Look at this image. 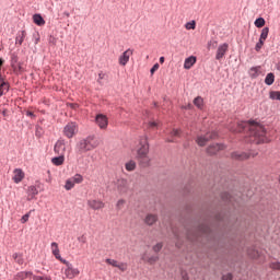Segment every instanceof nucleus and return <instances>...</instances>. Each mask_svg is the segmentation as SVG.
Here are the masks:
<instances>
[{
    "mask_svg": "<svg viewBox=\"0 0 280 280\" xmlns=\"http://www.w3.org/2000/svg\"><path fill=\"white\" fill-rule=\"evenodd\" d=\"M248 129L249 137L254 143H268V136H266V128H264V125L250 122Z\"/></svg>",
    "mask_w": 280,
    "mask_h": 280,
    "instance_id": "1",
    "label": "nucleus"
},
{
    "mask_svg": "<svg viewBox=\"0 0 280 280\" xmlns=\"http://www.w3.org/2000/svg\"><path fill=\"white\" fill-rule=\"evenodd\" d=\"M100 145V140L95 138V136H88L85 139L80 141L79 148L81 152H91V150H95Z\"/></svg>",
    "mask_w": 280,
    "mask_h": 280,
    "instance_id": "2",
    "label": "nucleus"
},
{
    "mask_svg": "<svg viewBox=\"0 0 280 280\" xmlns=\"http://www.w3.org/2000/svg\"><path fill=\"white\" fill-rule=\"evenodd\" d=\"M115 189L119 196H126L130 191V182L126 178H118L115 182Z\"/></svg>",
    "mask_w": 280,
    "mask_h": 280,
    "instance_id": "3",
    "label": "nucleus"
},
{
    "mask_svg": "<svg viewBox=\"0 0 280 280\" xmlns=\"http://www.w3.org/2000/svg\"><path fill=\"white\" fill-rule=\"evenodd\" d=\"M150 152V144H148V136H142L139 139V143L137 145V154L139 156H145Z\"/></svg>",
    "mask_w": 280,
    "mask_h": 280,
    "instance_id": "4",
    "label": "nucleus"
},
{
    "mask_svg": "<svg viewBox=\"0 0 280 280\" xmlns=\"http://www.w3.org/2000/svg\"><path fill=\"white\" fill-rule=\"evenodd\" d=\"M61 264L66 266L63 271L66 279H75L80 275V269L73 267V264L69 262V260H62Z\"/></svg>",
    "mask_w": 280,
    "mask_h": 280,
    "instance_id": "5",
    "label": "nucleus"
},
{
    "mask_svg": "<svg viewBox=\"0 0 280 280\" xmlns=\"http://www.w3.org/2000/svg\"><path fill=\"white\" fill-rule=\"evenodd\" d=\"M84 180V177L80 174H75L73 177H70L66 180L65 189L67 191H71L75 187V185H80Z\"/></svg>",
    "mask_w": 280,
    "mask_h": 280,
    "instance_id": "6",
    "label": "nucleus"
},
{
    "mask_svg": "<svg viewBox=\"0 0 280 280\" xmlns=\"http://www.w3.org/2000/svg\"><path fill=\"white\" fill-rule=\"evenodd\" d=\"M218 137V133L215 131L207 132L203 136H198L196 139V143L200 145V148H205L211 139H215Z\"/></svg>",
    "mask_w": 280,
    "mask_h": 280,
    "instance_id": "7",
    "label": "nucleus"
},
{
    "mask_svg": "<svg viewBox=\"0 0 280 280\" xmlns=\"http://www.w3.org/2000/svg\"><path fill=\"white\" fill-rule=\"evenodd\" d=\"M105 264H107V266H112V268H118L120 272H126V270H128V262H121L113 258H106Z\"/></svg>",
    "mask_w": 280,
    "mask_h": 280,
    "instance_id": "8",
    "label": "nucleus"
},
{
    "mask_svg": "<svg viewBox=\"0 0 280 280\" xmlns=\"http://www.w3.org/2000/svg\"><path fill=\"white\" fill-rule=\"evenodd\" d=\"M78 133V125L75 122H68L63 128V135L67 139H73Z\"/></svg>",
    "mask_w": 280,
    "mask_h": 280,
    "instance_id": "9",
    "label": "nucleus"
},
{
    "mask_svg": "<svg viewBox=\"0 0 280 280\" xmlns=\"http://www.w3.org/2000/svg\"><path fill=\"white\" fill-rule=\"evenodd\" d=\"M95 124L101 130H106L108 128V117L104 114H97L95 117Z\"/></svg>",
    "mask_w": 280,
    "mask_h": 280,
    "instance_id": "10",
    "label": "nucleus"
},
{
    "mask_svg": "<svg viewBox=\"0 0 280 280\" xmlns=\"http://www.w3.org/2000/svg\"><path fill=\"white\" fill-rule=\"evenodd\" d=\"M133 50L128 48L127 50H125L118 58V65H120V67H126V65H128V62H130V56H132Z\"/></svg>",
    "mask_w": 280,
    "mask_h": 280,
    "instance_id": "11",
    "label": "nucleus"
},
{
    "mask_svg": "<svg viewBox=\"0 0 280 280\" xmlns=\"http://www.w3.org/2000/svg\"><path fill=\"white\" fill-rule=\"evenodd\" d=\"M88 207H90V209H93V211H100L106 207V203H104V201L102 200L90 199L88 200Z\"/></svg>",
    "mask_w": 280,
    "mask_h": 280,
    "instance_id": "12",
    "label": "nucleus"
},
{
    "mask_svg": "<svg viewBox=\"0 0 280 280\" xmlns=\"http://www.w3.org/2000/svg\"><path fill=\"white\" fill-rule=\"evenodd\" d=\"M226 51H229V44L224 43L219 45L215 54V60H222V58L226 56Z\"/></svg>",
    "mask_w": 280,
    "mask_h": 280,
    "instance_id": "13",
    "label": "nucleus"
},
{
    "mask_svg": "<svg viewBox=\"0 0 280 280\" xmlns=\"http://www.w3.org/2000/svg\"><path fill=\"white\" fill-rule=\"evenodd\" d=\"M142 261H145V264H150V266H153V264H156L159 261V256L151 255L148 252H144L141 256Z\"/></svg>",
    "mask_w": 280,
    "mask_h": 280,
    "instance_id": "14",
    "label": "nucleus"
},
{
    "mask_svg": "<svg viewBox=\"0 0 280 280\" xmlns=\"http://www.w3.org/2000/svg\"><path fill=\"white\" fill-rule=\"evenodd\" d=\"M24 178H25V172H23V170H21V168L13 170L12 180L16 185H19V183H22Z\"/></svg>",
    "mask_w": 280,
    "mask_h": 280,
    "instance_id": "15",
    "label": "nucleus"
},
{
    "mask_svg": "<svg viewBox=\"0 0 280 280\" xmlns=\"http://www.w3.org/2000/svg\"><path fill=\"white\" fill-rule=\"evenodd\" d=\"M250 156V153H246V152H233L231 154V159H233V161H248V158Z\"/></svg>",
    "mask_w": 280,
    "mask_h": 280,
    "instance_id": "16",
    "label": "nucleus"
},
{
    "mask_svg": "<svg viewBox=\"0 0 280 280\" xmlns=\"http://www.w3.org/2000/svg\"><path fill=\"white\" fill-rule=\"evenodd\" d=\"M51 248V253L54 255V257H56L59 261H66V259L62 258V256H60V248L58 247V243L54 242L50 245Z\"/></svg>",
    "mask_w": 280,
    "mask_h": 280,
    "instance_id": "17",
    "label": "nucleus"
},
{
    "mask_svg": "<svg viewBox=\"0 0 280 280\" xmlns=\"http://www.w3.org/2000/svg\"><path fill=\"white\" fill-rule=\"evenodd\" d=\"M159 222V215L149 213L144 218V224L148 226H153V224H156Z\"/></svg>",
    "mask_w": 280,
    "mask_h": 280,
    "instance_id": "18",
    "label": "nucleus"
},
{
    "mask_svg": "<svg viewBox=\"0 0 280 280\" xmlns=\"http://www.w3.org/2000/svg\"><path fill=\"white\" fill-rule=\"evenodd\" d=\"M30 277L34 278V273L32 271H20L14 276V280H25L30 279Z\"/></svg>",
    "mask_w": 280,
    "mask_h": 280,
    "instance_id": "19",
    "label": "nucleus"
},
{
    "mask_svg": "<svg viewBox=\"0 0 280 280\" xmlns=\"http://www.w3.org/2000/svg\"><path fill=\"white\" fill-rule=\"evenodd\" d=\"M224 144H212L208 148V154H218L221 150H224Z\"/></svg>",
    "mask_w": 280,
    "mask_h": 280,
    "instance_id": "20",
    "label": "nucleus"
},
{
    "mask_svg": "<svg viewBox=\"0 0 280 280\" xmlns=\"http://www.w3.org/2000/svg\"><path fill=\"white\" fill-rule=\"evenodd\" d=\"M65 150H66V147H65V140H59L56 142L55 144V152L57 154H65Z\"/></svg>",
    "mask_w": 280,
    "mask_h": 280,
    "instance_id": "21",
    "label": "nucleus"
},
{
    "mask_svg": "<svg viewBox=\"0 0 280 280\" xmlns=\"http://www.w3.org/2000/svg\"><path fill=\"white\" fill-rule=\"evenodd\" d=\"M196 57L195 56H190L188 58L185 59L184 61V69H191V67H194L196 65Z\"/></svg>",
    "mask_w": 280,
    "mask_h": 280,
    "instance_id": "22",
    "label": "nucleus"
},
{
    "mask_svg": "<svg viewBox=\"0 0 280 280\" xmlns=\"http://www.w3.org/2000/svg\"><path fill=\"white\" fill-rule=\"evenodd\" d=\"M178 138L180 137V129H173L170 135H168V138L166 139V141L168 143H174V141H176L174 138Z\"/></svg>",
    "mask_w": 280,
    "mask_h": 280,
    "instance_id": "23",
    "label": "nucleus"
},
{
    "mask_svg": "<svg viewBox=\"0 0 280 280\" xmlns=\"http://www.w3.org/2000/svg\"><path fill=\"white\" fill-rule=\"evenodd\" d=\"M259 73H261V67H253L249 69L248 71V74H249V78H259Z\"/></svg>",
    "mask_w": 280,
    "mask_h": 280,
    "instance_id": "24",
    "label": "nucleus"
},
{
    "mask_svg": "<svg viewBox=\"0 0 280 280\" xmlns=\"http://www.w3.org/2000/svg\"><path fill=\"white\" fill-rule=\"evenodd\" d=\"M33 23H35V25H38V27H43V25H45V19H43V15L40 14H34Z\"/></svg>",
    "mask_w": 280,
    "mask_h": 280,
    "instance_id": "25",
    "label": "nucleus"
},
{
    "mask_svg": "<svg viewBox=\"0 0 280 280\" xmlns=\"http://www.w3.org/2000/svg\"><path fill=\"white\" fill-rule=\"evenodd\" d=\"M26 36H27V33L25 31L19 32L15 37V45H23V40H25Z\"/></svg>",
    "mask_w": 280,
    "mask_h": 280,
    "instance_id": "26",
    "label": "nucleus"
},
{
    "mask_svg": "<svg viewBox=\"0 0 280 280\" xmlns=\"http://www.w3.org/2000/svg\"><path fill=\"white\" fill-rule=\"evenodd\" d=\"M38 196V188L36 186L28 187V200H34Z\"/></svg>",
    "mask_w": 280,
    "mask_h": 280,
    "instance_id": "27",
    "label": "nucleus"
},
{
    "mask_svg": "<svg viewBox=\"0 0 280 280\" xmlns=\"http://www.w3.org/2000/svg\"><path fill=\"white\" fill-rule=\"evenodd\" d=\"M138 161H139L140 165H142V167L150 166V156H148V154L144 156H139Z\"/></svg>",
    "mask_w": 280,
    "mask_h": 280,
    "instance_id": "28",
    "label": "nucleus"
},
{
    "mask_svg": "<svg viewBox=\"0 0 280 280\" xmlns=\"http://www.w3.org/2000/svg\"><path fill=\"white\" fill-rule=\"evenodd\" d=\"M265 84H267V86H272V84H275V73L270 72L266 75Z\"/></svg>",
    "mask_w": 280,
    "mask_h": 280,
    "instance_id": "29",
    "label": "nucleus"
},
{
    "mask_svg": "<svg viewBox=\"0 0 280 280\" xmlns=\"http://www.w3.org/2000/svg\"><path fill=\"white\" fill-rule=\"evenodd\" d=\"M125 168L127 172H135V170H137V162L130 160L125 164Z\"/></svg>",
    "mask_w": 280,
    "mask_h": 280,
    "instance_id": "30",
    "label": "nucleus"
},
{
    "mask_svg": "<svg viewBox=\"0 0 280 280\" xmlns=\"http://www.w3.org/2000/svg\"><path fill=\"white\" fill-rule=\"evenodd\" d=\"M194 104L199 108V110H202V108L205 107V100L201 96H197L194 100Z\"/></svg>",
    "mask_w": 280,
    "mask_h": 280,
    "instance_id": "31",
    "label": "nucleus"
},
{
    "mask_svg": "<svg viewBox=\"0 0 280 280\" xmlns=\"http://www.w3.org/2000/svg\"><path fill=\"white\" fill-rule=\"evenodd\" d=\"M247 253L252 259H259V257H261V254L257 249H248Z\"/></svg>",
    "mask_w": 280,
    "mask_h": 280,
    "instance_id": "32",
    "label": "nucleus"
},
{
    "mask_svg": "<svg viewBox=\"0 0 280 280\" xmlns=\"http://www.w3.org/2000/svg\"><path fill=\"white\" fill-rule=\"evenodd\" d=\"M246 128V122H238L236 128H231L232 132H242Z\"/></svg>",
    "mask_w": 280,
    "mask_h": 280,
    "instance_id": "33",
    "label": "nucleus"
},
{
    "mask_svg": "<svg viewBox=\"0 0 280 280\" xmlns=\"http://www.w3.org/2000/svg\"><path fill=\"white\" fill-rule=\"evenodd\" d=\"M51 163L54 164V165H62V163H65V155H60V156H58V158H54L52 160H51Z\"/></svg>",
    "mask_w": 280,
    "mask_h": 280,
    "instance_id": "34",
    "label": "nucleus"
},
{
    "mask_svg": "<svg viewBox=\"0 0 280 280\" xmlns=\"http://www.w3.org/2000/svg\"><path fill=\"white\" fill-rule=\"evenodd\" d=\"M269 100H278L280 102V91L269 92Z\"/></svg>",
    "mask_w": 280,
    "mask_h": 280,
    "instance_id": "35",
    "label": "nucleus"
},
{
    "mask_svg": "<svg viewBox=\"0 0 280 280\" xmlns=\"http://www.w3.org/2000/svg\"><path fill=\"white\" fill-rule=\"evenodd\" d=\"M269 32H270V28H268V27L262 28L259 40L266 42V38H268Z\"/></svg>",
    "mask_w": 280,
    "mask_h": 280,
    "instance_id": "36",
    "label": "nucleus"
},
{
    "mask_svg": "<svg viewBox=\"0 0 280 280\" xmlns=\"http://www.w3.org/2000/svg\"><path fill=\"white\" fill-rule=\"evenodd\" d=\"M13 259L19 264V266H23V256H21V254H14Z\"/></svg>",
    "mask_w": 280,
    "mask_h": 280,
    "instance_id": "37",
    "label": "nucleus"
},
{
    "mask_svg": "<svg viewBox=\"0 0 280 280\" xmlns=\"http://www.w3.org/2000/svg\"><path fill=\"white\" fill-rule=\"evenodd\" d=\"M33 280H52V279L50 278V276H47V275H43V276L33 275Z\"/></svg>",
    "mask_w": 280,
    "mask_h": 280,
    "instance_id": "38",
    "label": "nucleus"
},
{
    "mask_svg": "<svg viewBox=\"0 0 280 280\" xmlns=\"http://www.w3.org/2000/svg\"><path fill=\"white\" fill-rule=\"evenodd\" d=\"M255 25L257 27H264V25H266V20H264V18H258L256 21H255Z\"/></svg>",
    "mask_w": 280,
    "mask_h": 280,
    "instance_id": "39",
    "label": "nucleus"
},
{
    "mask_svg": "<svg viewBox=\"0 0 280 280\" xmlns=\"http://www.w3.org/2000/svg\"><path fill=\"white\" fill-rule=\"evenodd\" d=\"M186 30H196V21H190L185 24Z\"/></svg>",
    "mask_w": 280,
    "mask_h": 280,
    "instance_id": "40",
    "label": "nucleus"
},
{
    "mask_svg": "<svg viewBox=\"0 0 280 280\" xmlns=\"http://www.w3.org/2000/svg\"><path fill=\"white\" fill-rule=\"evenodd\" d=\"M269 268H271V270H280V261L270 262Z\"/></svg>",
    "mask_w": 280,
    "mask_h": 280,
    "instance_id": "41",
    "label": "nucleus"
},
{
    "mask_svg": "<svg viewBox=\"0 0 280 280\" xmlns=\"http://www.w3.org/2000/svg\"><path fill=\"white\" fill-rule=\"evenodd\" d=\"M264 43H266L264 39L258 40V43L255 46L256 51H261V47H264Z\"/></svg>",
    "mask_w": 280,
    "mask_h": 280,
    "instance_id": "42",
    "label": "nucleus"
},
{
    "mask_svg": "<svg viewBox=\"0 0 280 280\" xmlns=\"http://www.w3.org/2000/svg\"><path fill=\"white\" fill-rule=\"evenodd\" d=\"M162 248H163V243H158L156 245L153 246V252L161 253Z\"/></svg>",
    "mask_w": 280,
    "mask_h": 280,
    "instance_id": "43",
    "label": "nucleus"
},
{
    "mask_svg": "<svg viewBox=\"0 0 280 280\" xmlns=\"http://www.w3.org/2000/svg\"><path fill=\"white\" fill-rule=\"evenodd\" d=\"M126 205V201L124 199H119L116 203L117 209H124V206Z\"/></svg>",
    "mask_w": 280,
    "mask_h": 280,
    "instance_id": "44",
    "label": "nucleus"
},
{
    "mask_svg": "<svg viewBox=\"0 0 280 280\" xmlns=\"http://www.w3.org/2000/svg\"><path fill=\"white\" fill-rule=\"evenodd\" d=\"M30 213H31V212H28V213H26V214H24V215L22 217V219H21V223H22V224H25V222H28V221H30Z\"/></svg>",
    "mask_w": 280,
    "mask_h": 280,
    "instance_id": "45",
    "label": "nucleus"
},
{
    "mask_svg": "<svg viewBox=\"0 0 280 280\" xmlns=\"http://www.w3.org/2000/svg\"><path fill=\"white\" fill-rule=\"evenodd\" d=\"M159 63H155L152 68H151V70H150V72H151V75H154V73H156V71H159Z\"/></svg>",
    "mask_w": 280,
    "mask_h": 280,
    "instance_id": "46",
    "label": "nucleus"
},
{
    "mask_svg": "<svg viewBox=\"0 0 280 280\" xmlns=\"http://www.w3.org/2000/svg\"><path fill=\"white\" fill-rule=\"evenodd\" d=\"M221 280H233V273L223 275Z\"/></svg>",
    "mask_w": 280,
    "mask_h": 280,
    "instance_id": "47",
    "label": "nucleus"
},
{
    "mask_svg": "<svg viewBox=\"0 0 280 280\" xmlns=\"http://www.w3.org/2000/svg\"><path fill=\"white\" fill-rule=\"evenodd\" d=\"M5 86H8V83H5V82H2L0 84V97L3 95V89H5Z\"/></svg>",
    "mask_w": 280,
    "mask_h": 280,
    "instance_id": "48",
    "label": "nucleus"
},
{
    "mask_svg": "<svg viewBox=\"0 0 280 280\" xmlns=\"http://www.w3.org/2000/svg\"><path fill=\"white\" fill-rule=\"evenodd\" d=\"M159 121H150L149 122V128H159Z\"/></svg>",
    "mask_w": 280,
    "mask_h": 280,
    "instance_id": "49",
    "label": "nucleus"
},
{
    "mask_svg": "<svg viewBox=\"0 0 280 280\" xmlns=\"http://www.w3.org/2000/svg\"><path fill=\"white\" fill-rule=\"evenodd\" d=\"M78 242H81L82 244H86V236H84V235L79 236Z\"/></svg>",
    "mask_w": 280,
    "mask_h": 280,
    "instance_id": "50",
    "label": "nucleus"
},
{
    "mask_svg": "<svg viewBox=\"0 0 280 280\" xmlns=\"http://www.w3.org/2000/svg\"><path fill=\"white\" fill-rule=\"evenodd\" d=\"M222 198H223V200H231V195L225 192Z\"/></svg>",
    "mask_w": 280,
    "mask_h": 280,
    "instance_id": "51",
    "label": "nucleus"
},
{
    "mask_svg": "<svg viewBox=\"0 0 280 280\" xmlns=\"http://www.w3.org/2000/svg\"><path fill=\"white\" fill-rule=\"evenodd\" d=\"M207 231H208V228H207V226H202V228L200 229V233H207Z\"/></svg>",
    "mask_w": 280,
    "mask_h": 280,
    "instance_id": "52",
    "label": "nucleus"
},
{
    "mask_svg": "<svg viewBox=\"0 0 280 280\" xmlns=\"http://www.w3.org/2000/svg\"><path fill=\"white\" fill-rule=\"evenodd\" d=\"M26 115H27V117H34V113H32V112H27Z\"/></svg>",
    "mask_w": 280,
    "mask_h": 280,
    "instance_id": "53",
    "label": "nucleus"
},
{
    "mask_svg": "<svg viewBox=\"0 0 280 280\" xmlns=\"http://www.w3.org/2000/svg\"><path fill=\"white\" fill-rule=\"evenodd\" d=\"M160 62L163 65V62H165V57H160Z\"/></svg>",
    "mask_w": 280,
    "mask_h": 280,
    "instance_id": "54",
    "label": "nucleus"
},
{
    "mask_svg": "<svg viewBox=\"0 0 280 280\" xmlns=\"http://www.w3.org/2000/svg\"><path fill=\"white\" fill-rule=\"evenodd\" d=\"M7 113H8V110H5V109H4V110H2V115H3V116H5V115H7Z\"/></svg>",
    "mask_w": 280,
    "mask_h": 280,
    "instance_id": "55",
    "label": "nucleus"
},
{
    "mask_svg": "<svg viewBox=\"0 0 280 280\" xmlns=\"http://www.w3.org/2000/svg\"><path fill=\"white\" fill-rule=\"evenodd\" d=\"M256 154H257V153L253 154L252 156L255 158Z\"/></svg>",
    "mask_w": 280,
    "mask_h": 280,
    "instance_id": "56",
    "label": "nucleus"
},
{
    "mask_svg": "<svg viewBox=\"0 0 280 280\" xmlns=\"http://www.w3.org/2000/svg\"><path fill=\"white\" fill-rule=\"evenodd\" d=\"M184 280H189V278H184Z\"/></svg>",
    "mask_w": 280,
    "mask_h": 280,
    "instance_id": "57",
    "label": "nucleus"
},
{
    "mask_svg": "<svg viewBox=\"0 0 280 280\" xmlns=\"http://www.w3.org/2000/svg\"><path fill=\"white\" fill-rule=\"evenodd\" d=\"M66 16H69V13H66Z\"/></svg>",
    "mask_w": 280,
    "mask_h": 280,
    "instance_id": "58",
    "label": "nucleus"
}]
</instances>
